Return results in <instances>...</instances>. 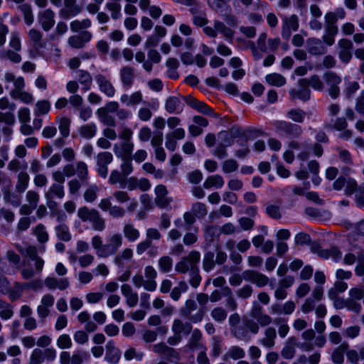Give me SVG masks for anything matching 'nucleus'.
<instances>
[{
    "label": "nucleus",
    "mask_w": 364,
    "mask_h": 364,
    "mask_svg": "<svg viewBox=\"0 0 364 364\" xmlns=\"http://www.w3.org/2000/svg\"><path fill=\"white\" fill-rule=\"evenodd\" d=\"M328 295L336 309H347L348 311L359 313L362 310L359 301L364 299V285L350 288L348 291L349 298L347 299L338 296L335 290H329Z\"/></svg>",
    "instance_id": "1"
},
{
    "label": "nucleus",
    "mask_w": 364,
    "mask_h": 364,
    "mask_svg": "<svg viewBox=\"0 0 364 364\" xmlns=\"http://www.w3.org/2000/svg\"><path fill=\"white\" fill-rule=\"evenodd\" d=\"M91 245L98 257H107L114 255L122 246V236L119 233L111 235L103 244L101 237L95 235L92 237Z\"/></svg>",
    "instance_id": "2"
},
{
    "label": "nucleus",
    "mask_w": 364,
    "mask_h": 364,
    "mask_svg": "<svg viewBox=\"0 0 364 364\" xmlns=\"http://www.w3.org/2000/svg\"><path fill=\"white\" fill-rule=\"evenodd\" d=\"M297 153L298 159H307L310 156L321 157L323 152V146L318 143L311 144L309 141H304L301 144L296 141L289 143V150L284 154V159H294V151H299Z\"/></svg>",
    "instance_id": "3"
},
{
    "label": "nucleus",
    "mask_w": 364,
    "mask_h": 364,
    "mask_svg": "<svg viewBox=\"0 0 364 364\" xmlns=\"http://www.w3.org/2000/svg\"><path fill=\"white\" fill-rule=\"evenodd\" d=\"M30 46L38 53L46 58L59 57L60 55V50L55 46L48 44L50 46V51L47 52V43L43 41L42 33L35 29H31L28 33Z\"/></svg>",
    "instance_id": "4"
},
{
    "label": "nucleus",
    "mask_w": 364,
    "mask_h": 364,
    "mask_svg": "<svg viewBox=\"0 0 364 364\" xmlns=\"http://www.w3.org/2000/svg\"><path fill=\"white\" fill-rule=\"evenodd\" d=\"M230 1V0H208V4L213 9L220 14L229 26L235 28L238 24V20L232 13V9L228 4Z\"/></svg>",
    "instance_id": "5"
},
{
    "label": "nucleus",
    "mask_w": 364,
    "mask_h": 364,
    "mask_svg": "<svg viewBox=\"0 0 364 364\" xmlns=\"http://www.w3.org/2000/svg\"><path fill=\"white\" fill-rule=\"evenodd\" d=\"M77 216L82 222H88L95 231L102 232L105 229V221L95 209H89L87 207L80 208L77 210Z\"/></svg>",
    "instance_id": "6"
},
{
    "label": "nucleus",
    "mask_w": 364,
    "mask_h": 364,
    "mask_svg": "<svg viewBox=\"0 0 364 364\" xmlns=\"http://www.w3.org/2000/svg\"><path fill=\"white\" fill-rule=\"evenodd\" d=\"M233 145V127L230 132L222 130L217 134V143L213 154L218 159H223L228 156L227 148Z\"/></svg>",
    "instance_id": "7"
},
{
    "label": "nucleus",
    "mask_w": 364,
    "mask_h": 364,
    "mask_svg": "<svg viewBox=\"0 0 364 364\" xmlns=\"http://www.w3.org/2000/svg\"><path fill=\"white\" fill-rule=\"evenodd\" d=\"M275 132L279 136H287L289 138H298L302 133L301 127L291 122L277 120L273 122Z\"/></svg>",
    "instance_id": "8"
},
{
    "label": "nucleus",
    "mask_w": 364,
    "mask_h": 364,
    "mask_svg": "<svg viewBox=\"0 0 364 364\" xmlns=\"http://www.w3.org/2000/svg\"><path fill=\"white\" fill-rule=\"evenodd\" d=\"M56 356L57 352L53 348H47L44 350L37 348L31 352L28 364H43L45 361L53 362Z\"/></svg>",
    "instance_id": "9"
},
{
    "label": "nucleus",
    "mask_w": 364,
    "mask_h": 364,
    "mask_svg": "<svg viewBox=\"0 0 364 364\" xmlns=\"http://www.w3.org/2000/svg\"><path fill=\"white\" fill-rule=\"evenodd\" d=\"M200 259V254L198 251L191 252L188 257H183L175 266L176 272L180 273H186L188 271L191 272L197 269V264Z\"/></svg>",
    "instance_id": "10"
},
{
    "label": "nucleus",
    "mask_w": 364,
    "mask_h": 364,
    "mask_svg": "<svg viewBox=\"0 0 364 364\" xmlns=\"http://www.w3.org/2000/svg\"><path fill=\"white\" fill-rule=\"evenodd\" d=\"M298 89L292 88L289 90V97L291 100H299L306 102L311 98V90L309 87L307 78H301L297 82Z\"/></svg>",
    "instance_id": "11"
},
{
    "label": "nucleus",
    "mask_w": 364,
    "mask_h": 364,
    "mask_svg": "<svg viewBox=\"0 0 364 364\" xmlns=\"http://www.w3.org/2000/svg\"><path fill=\"white\" fill-rule=\"evenodd\" d=\"M323 80L328 87V93L333 99H336L340 95L339 84L341 82V77L336 73L328 71L324 73Z\"/></svg>",
    "instance_id": "12"
},
{
    "label": "nucleus",
    "mask_w": 364,
    "mask_h": 364,
    "mask_svg": "<svg viewBox=\"0 0 364 364\" xmlns=\"http://www.w3.org/2000/svg\"><path fill=\"white\" fill-rule=\"evenodd\" d=\"M282 20V37L283 39L289 41L292 32L296 31L299 28V18L296 15L292 14L289 16L283 17Z\"/></svg>",
    "instance_id": "13"
},
{
    "label": "nucleus",
    "mask_w": 364,
    "mask_h": 364,
    "mask_svg": "<svg viewBox=\"0 0 364 364\" xmlns=\"http://www.w3.org/2000/svg\"><path fill=\"white\" fill-rule=\"evenodd\" d=\"M323 298V289L316 287L314 289L310 297L307 298L301 306V310L304 314H308L316 309L317 304Z\"/></svg>",
    "instance_id": "14"
},
{
    "label": "nucleus",
    "mask_w": 364,
    "mask_h": 364,
    "mask_svg": "<svg viewBox=\"0 0 364 364\" xmlns=\"http://www.w3.org/2000/svg\"><path fill=\"white\" fill-rule=\"evenodd\" d=\"M81 11L82 7L77 4L76 0H64L59 15L62 18L68 20L77 16Z\"/></svg>",
    "instance_id": "15"
},
{
    "label": "nucleus",
    "mask_w": 364,
    "mask_h": 364,
    "mask_svg": "<svg viewBox=\"0 0 364 364\" xmlns=\"http://www.w3.org/2000/svg\"><path fill=\"white\" fill-rule=\"evenodd\" d=\"M133 150L134 144L128 139L115 144L113 149L115 156L119 159H132Z\"/></svg>",
    "instance_id": "16"
},
{
    "label": "nucleus",
    "mask_w": 364,
    "mask_h": 364,
    "mask_svg": "<svg viewBox=\"0 0 364 364\" xmlns=\"http://www.w3.org/2000/svg\"><path fill=\"white\" fill-rule=\"evenodd\" d=\"M296 346L304 350H310L311 349L310 346L297 343L294 337H289L286 341L284 346L281 351L282 356L285 359L293 358L296 352Z\"/></svg>",
    "instance_id": "17"
},
{
    "label": "nucleus",
    "mask_w": 364,
    "mask_h": 364,
    "mask_svg": "<svg viewBox=\"0 0 364 364\" xmlns=\"http://www.w3.org/2000/svg\"><path fill=\"white\" fill-rule=\"evenodd\" d=\"M151 187V184L149 180L141 178L139 179L135 177H129L128 178H125L124 181L121 183V188H127L129 191H134L136 189H139L142 191H146L149 190Z\"/></svg>",
    "instance_id": "18"
},
{
    "label": "nucleus",
    "mask_w": 364,
    "mask_h": 364,
    "mask_svg": "<svg viewBox=\"0 0 364 364\" xmlns=\"http://www.w3.org/2000/svg\"><path fill=\"white\" fill-rule=\"evenodd\" d=\"M339 48L338 58L340 60L347 64L352 58V53L353 49V45L350 40L347 38H341L338 42Z\"/></svg>",
    "instance_id": "19"
},
{
    "label": "nucleus",
    "mask_w": 364,
    "mask_h": 364,
    "mask_svg": "<svg viewBox=\"0 0 364 364\" xmlns=\"http://www.w3.org/2000/svg\"><path fill=\"white\" fill-rule=\"evenodd\" d=\"M26 198L28 204L21 205L19 213L23 215H29L37 208L40 196L37 192L31 190L27 192Z\"/></svg>",
    "instance_id": "20"
},
{
    "label": "nucleus",
    "mask_w": 364,
    "mask_h": 364,
    "mask_svg": "<svg viewBox=\"0 0 364 364\" xmlns=\"http://www.w3.org/2000/svg\"><path fill=\"white\" fill-rule=\"evenodd\" d=\"M336 190L344 189L346 195H352L357 188L355 181L350 178L339 177L333 183Z\"/></svg>",
    "instance_id": "21"
},
{
    "label": "nucleus",
    "mask_w": 364,
    "mask_h": 364,
    "mask_svg": "<svg viewBox=\"0 0 364 364\" xmlns=\"http://www.w3.org/2000/svg\"><path fill=\"white\" fill-rule=\"evenodd\" d=\"M45 286L49 289L65 290L70 286V280L67 277L56 278L53 276H48L44 280Z\"/></svg>",
    "instance_id": "22"
},
{
    "label": "nucleus",
    "mask_w": 364,
    "mask_h": 364,
    "mask_svg": "<svg viewBox=\"0 0 364 364\" xmlns=\"http://www.w3.org/2000/svg\"><path fill=\"white\" fill-rule=\"evenodd\" d=\"M306 49L312 55H321L326 52L324 43L316 38H309L306 40Z\"/></svg>",
    "instance_id": "23"
},
{
    "label": "nucleus",
    "mask_w": 364,
    "mask_h": 364,
    "mask_svg": "<svg viewBox=\"0 0 364 364\" xmlns=\"http://www.w3.org/2000/svg\"><path fill=\"white\" fill-rule=\"evenodd\" d=\"M96 83L100 90L108 97H112L115 94V89L110 80L102 74H97L95 77Z\"/></svg>",
    "instance_id": "24"
},
{
    "label": "nucleus",
    "mask_w": 364,
    "mask_h": 364,
    "mask_svg": "<svg viewBox=\"0 0 364 364\" xmlns=\"http://www.w3.org/2000/svg\"><path fill=\"white\" fill-rule=\"evenodd\" d=\"M105 361L109 364H117L121 358V351L115 346L114 341H109L105 346Z\"/></svg>",
    "instance_id": "25"
},
{
    "label": "nucleus",
    "mask_w": 364,
    "mask_h": 364,
    "mask_svg": "<svg viewBox=\"0 0 364 364\" xmlns=\"http://www.w3.org/2000/svg\"><path fill=\"white\" fill-rule=\"evenodd\" d=\"M38 22L45 31H50L55 24V13L47 9L39 12L38 16Z\"/></svg>",
    "instance_id": "26"
},
{
    "label": "nucleus",
    "mask_w": 364,
    "mask_h": 364,
    "mask_svg": "<svg viewBox=\"0 0 364 364\" xmlns=\"http://www.w3.org/2000/svg\"><path fill=\"white\" fill-rule=\"evenodd\" d=\"M152 350L154 353H157L161 357L170 360V361H172V359L176 360L179 359L178 353L173 348L167 346L164 343H159L154 345Z\"/></svg>",
    "instance_id": "27"
},
{
    "label": "nucleus",
    "mask_w": 364,
    "mask_h": 364,
    "mask_svg": "<svg viewBox=\"0 0 364 364\" xmlns=\"http://www.w3.org/2000/svg\"><path fill=\"white\" fill-rule=\"evenodd\" d=\"M296 308V304L293 301H287L283 304H274L269 308V312L272 314L289 315L291 314Z\"/></svg>",
    "instance_id": "28"
},
{
    "label": "nucleus",
    "mask_w": 364,
    "mask_h": 364,
    "mask_svg": "<svg viewBox=\"0 0 364 364\" xmlns=\"http://www.w3.org/2000/svg\"><path fill=\"white\" fill-rule=\"evenodd\" d=\"M245 280L255 284L257 287H262L267 284L269 279L265 275L252 270H247L242 273Z\"/></svg>",
    "instance_id": "29"
},
{
    "label": "nucleus",
    "mask_w": 364,
    "mask_h": 364,
    "mask_svg": "<svg viewBox=\"0 0 364 364\" xmlns=\"http://www.w3.org/2000/svg\"><path fill=\"white\" fill-rule=\"evenodd\" d=\"M120 78L125 90L132 87L134 80V69L130 66L123 67L120 70Z\"/></svg>",
    "instance_id": "30"
},
{
    "label": "nucleus",
    "mask_w": 364,
    "mask_h": 364,
    "mask_svg": "<svg viewBox=\"0 0 364 364\" xmlns=\"http://www.w3.org/2000/svg\"><path fill=\"white\" fill-rule=\"evenodd\" d=\"M122 295L126 299V303L129 307L135 306L139 301L138 294L133 291L130 285L124 284L121 287Z\"/></svg>",
    "instance_id": "31"
},
{
    "label": "nucleus",
    "mask_w": 364,
    "mask_h": 364,
    "mask_svg": "<svg viewBox=\"0 0 364 364\" xmlns=\"http://www.w3.org/2000/svg\"><path fill=\"white\" fill-rule=\"evenodd\" d=\"M145 277L146 280L144 284V288L149 291H154L156 289V282L155 279L156 277V272L151 266H146L144 269Z\"/></svg>",
    "instance_id": "32"
},
{
    "label": "nucleus",
    "mask_w": 364,
    "mask_h": 364,
    "mask_svg": "<svg viewBox=\"0 0 364 364\" xmlns=\"http://www.w3.org/2000/svg\"><path fill=\"white\" fill-rule=\"evenodd\" d=\"M241 4H242L245 8H250V6H252V9L258 10L264 5H266L267 3L262 1L253 3V0H234L232 5L237 14L244 12V8L241 6Z\"/></svg>",
    "instance_id": "33"
},
{
    "label": "nucleus",
    "mask_w": 364,
    "mask_h": 364,
    "mask_svg": "<svg viewBox=\"0 0 364 364\" xmlns=\"http://www.w3.org/2000/svg\"><path fill=\"white\" fill-rule=\"evenodd\" d=\"M156 194L155 202L160 208L166 207L171 202V200L167 197L166 188L163 185H158L154 189Z\"/></svg>",
    "instance_id": "34"
},
{
    "label": "nucleus",
    "mask_w": 364,
    "mask_h": 364,
    "mask_svg": "<svg viewBox=\"0 0 364 364\" xmlns=\"http://www.w3.org/2000/svg\"><path fill=\"white\" fill-rule=\"evenodd\" d=\"M318 256L325 259H331L335 262H339L342 258L341 252L335 247L328 249H321L317 252Z\"/></svg>",
    "instance_id": "35"
},
{
    "label": "nucleus",
    "mask_w": 364,
    "mask_h": 364,
    "mask_svg": "<svg viewBox=\"0 0 364 364\" xmlns=\"http://www.w3.org/2000/svg\"><path fill=\"white\" fill-rule=\"evenodd\" d=\"M218 230H220V232L224 235H231L235 232V227L233 224L230 223H225L220 228H218L216 226H210L206 228L205 231V235L206 237L208 236L212 237Z\"/></svg>",
    "instance_id": "36"
},
{
    "label": "nucleus",
    "mask_w": 364,
    "mask_h": 364,
    "mask_svg": "<svg viewBox=\"0 0 364 364\" xmlns=\"http://www.w3.org/2000/svg\"><path fill=\"white\" fill-rule=\"evenodd\" d=\"M165 107L168 113H180L183 110V105L178 97L170 96L166 101Z\"/></svg>",
    "instance_id": "37"
},
{
    "label": "nucleus",
    "mask_w": 364,
    "mask_h": 364,
    "mask_svg": "<svg viewBox=\"0 0 364 364\" xmlns=\"http://www.w3.org/2000/svg\"><path fill=\"white\" fill-rule=\"evenodd\" d=\"M97 130L96 124L93 122H90L78 127L77 132L80 137L85 139H90L95 136Z\"/></svg>",
    "instance_id": "38"
},
{
    "label": "nucleus",
    "mask_w": 364,
    "mask_h": 364,
    "mask_svg": "<svg viewBox=\"0 0 364 364\" xmlns=\"http://www.w3.org/2000/svg\"><path fill=\"white\" fill-rule=\"evenodd\" d=\"M56 122L62 137L67 138L70 132L71 120L67 117L58 116L56 118Z\"/></svg>",
    "instance_id": "39"
},
{
    "label": "nucleus",
    "mask_w": 364,
    "mask_h": 364,
    "mask_svg": "<svg viewBox=\"0 0 364 364\" xmlns=\"http://www.w3.org/2000/svg\"><path fill=\"white\" fill-rule=\"evenodd\" d=\"M120 101L128 107H132L141 102L142 94L140 91L134 92L131 95L123 94L121 95Z\"/></svg>",
    "instance_id": "40"
},
{
    "label": "nucleus",
    "mask_w": 364,
    "mask_h": 364,
    "mask_svg": "<svg viewBox=\"0 0 364 364\" xmlns=\"http://www.w3.org/2000/svg\"><path fill=\"white\" fill-rule=\"evenodd\" d=\"M77 80L82 85V90L85 92L91 89L92 78L90 74L85 70H79L77 72Z\"/></svg>",
    "instance_id": "41"
},
{
    "label": "nucleus",
    "mask_w": 364,
    "mask_h": 364,
    "mask_svg": "<svg viewBox=\"0 0 364 364\" xmlns=\"http://www.w3.org/2000/svg\"><path fill=\"white\" fill-rule=\"evenodd\" d=\"M235 141L240 147L248 146V137L240 127H233V143Z\"/></svg>",
    "instance_id": "42"
},
{
    "label": "nucleus",
    "mask_w": 364,
    "mask_h": 364,
    "mask_svg": "<svg viewBox=\"0 0 364 364\" xmlns=\"http://www.w3.org/2000/svg\"><path fill=\"white\" fill-rule=\"evenodd\" d=\"M277 336L274 328H267L265 330L264 337L259 340V343L267 348H271L274 346V339Z\"/></svg>",
    "instance_id": "43"
},
{
    "label": "nucleus",
    "mask_w": 364,
    "mask_h": 364,
    "mask_svg": "<svg viewBox=\"0 0 364 364\" xmlns=\"http://www.w3.org/2000/svg\"><path fill=\"white\" fill-rule=\"evenodd\" d=\"M161 61V55L159 53L154 50L150 49L148 52V60L144 62L143 68L146 72H151L154 63H159Z\"/></svg>",
    "instance_id": "44"
},
{
    "label": "nucleus",
    "mask_w": 364,
    "mask_h": 364,
    "mask_svg": "<svg viewBox=\"0 0 364 364\" xmlns=\"http://www.w3.org/2000/svg\"><path fill=\"white\" fill-rule=\"evenodd\" d=\"M348 229L353 230V234L349 237L350 242L351 241L364 240V220L357 224H350Z\"/></svg>",
    "instance_id": "45"
},
{
    "label": "nucleus",
    "mask_w": 364,
    "mask_h": 364,
    "mask_svg": "<svg viewBox=\"0 0 364 364\" xmlns=\"http://www.w3.org/2000/svg\"><path fill=\"white\" fill-rule=\"evenodd\" d=\"M224 185V180L222 176L213 175L208 176L203 183V187L205 189L220 188Z\"/></svg>",
    "instance_id": "46"
},
{
    "label": "nucleus",
    "mask_w": 364,
    "mask_h": 364,
    "mask_svg": "<svg viewBox=\"0 0 364 364\" xmlns=\"http://www.w3.org/2000/svg\"><path fill=\"white\" fill-rule=\"evenodd\" d=\"M265 80L269 85L279 87L284 86L287 82L286 78L277 73L267 74L265 76Z\"/></svg>",
    "instance_id": "47"
},
{
    "label": "nucleus",
    "mask_w": 364,
    "mask_h": 364,
    "mask_svg": "<svg viewBox=\"0 0 364 364\" xmlns=\"http://www.w3.org/2000/svg\"><path fill=\"white\" fill-rule=\"evenodd\" d=\"M191 328L192 326L190 323H183L179 319L174 320L172 326V331L174 334L178 335H181V333L187 335L191 332Z\"/></svg>",
    "instance_id": "48"
},
{
    "label": "nucleus",
    "mask_w": 364,
    "mask_h": 364,
    "mask_svg": "<svg viewBox=\"0 0 364 364\" xmlns=\"http://www.w3.org/2000/svg\"><path fill=\"white\" fill-rule=\"evenodd\" d=\"M96 114L103 124L110 127H114L116 126V122L114 117L109 113L105 112L104 108H99L96 112Z\"/></svg>",
    "instance_id": "49"
},
{
    "label": "nucleus",
    "mask_w": 364,
    "mask_h": 364,
    "mask_svg": "<svg viewBox=\"0 0 364 364\" xmlns=\"http://www.w3.org/2000/svg\"><path fill=\"white\" fill-rule=\"evenodd\" d=\"M215 29L217 31V35L221 34L228 41H232L234 32L233 31L225 26V24L220 21H215Z\"/></svg>",
    "instance_id": "50"
},
{
    "label": "nucleus",
    "mask_w": 364,
    "mask_h": 364,
    "mask_svg": "<svg viewBox=\"0 0 364 364\" xmlns=\"http://www.w3.org/2000/svg\"><path fill=\"white\" fill-rule=\"evenodd\" d=\"M50 110V103L48 100H38L33 110L34 116H43L47 114Z\"/></svg>",
    "instance_id": "51"
},
{
    "label": "nucleus",
    "mask_w": 364,
    "mask_h": 364,
    "mask_svg": "<svg viewBox=\"0 0 364 364\" xmlns=\"http://www.w3.org/2000/svg\"><path fill=\"white\" fill-rule=\"evenodd\" d=\"M26 255L35 261V268L37 271H42L44 265V261L38 257L36 255V248L33 246H29L26 250Z\"/></svg>",
    "instance_id": "52"
},
{
    "label": "nucleus",
    "mask_w": 364,
    "mask_h": 364,
    "mask_svg": "<svg viewBox=\"0 0 364 364\" xmlns=\"http://www.w3.org/2000/svg\"><path fill=\"white\" fill-rule=\"evenodd\" d=\"M338 31V27H325V32L323 36V42L328 46L335 43V37Z\"/></svg>",
    "instance_id": "53"
},
{
    "label": "nucleus",
    "mask_w": 364,
    "mask_h": 364,
    "mask_svg": "<svg viewBox=\"0 0 364 364\" xmlns=\"http://www.w3.org/2000/svg\"><path fill=\"white\" fill-rule=\"evenodd\" d=\"M92 22L90 18H85L82 21L74 20L70 22V30L73 33H77L82 29L88 28L91 26Z\"/></svg>",
    "instance_id": "54"
},
{
    "label": "nucleus",
    "mask_w": 364,
    "mask_h": 364,
    "mask_svg": "<svg viewBox=\"0 0 364 364\" xmlns=\"http://www.w3.org/2000/svg\"><path fill=\"white\" fill-rule=\"evenodd\" d=\"M123 232L129 242L137 240L140 236L139 231L131 224H126L124 226Z\"/></svg>",
    "instance_id": "55"
},
{
    "label": "nucleus",
    "mask_w": 364,
    "mask_h": 364,
    "mask_svg": "<svg viewBox=\"0 0 364 364\" xmlns=\"http://www.w3.org/2000/svg\"><path fill=\"white\" fill-rule=\"evenodd\" d=\"M348 345L346 343H342L339 347L336 348L331 355L332 361L336 364H341L343 362V355Z\"/></svg>",
    "instance_id": "56"
},
{
    "label": "nucleus",
    "mask_w": 364,
    "mask_h": 364,
    "mask_svg": "<svg viewBox=\"0 0 364 364\" xmlns=\"http://www.w3.org/2000/svg\"><path fill=\"white\" fill-rule=\"evenodd\" d=\"M55 234L58 238L60 240L68 242L71 239L68 227L65 223H61L57 225L55 228Z\"/></svg>",
    "instance_id": "57"
},
{
    "label": "nucleus",
    "mask_w": 364,
    "mask_h": 364,
    "mask_svg": "<svg viewBox=\"0 0 364 364\" xmlns=\"http://www.w3.org/2000/svg\"><path fill=\"white\" fill-rule=\"evenodd\" d=\"M19 9L23 16L25 23L28 26H31L33 23V15L31 5L23 4L19 6Z\"/></svg>",
    "instance_id": "58"
},
{
    "label": "nucleus",
    "mask_w": 364,
    "mask_h": 364,
    "mask_svg": "<svg viewBox=\"0 0 364 364\" xmlns=\"http://www.w3.org/2000/svg\"><path fill=\"white\" fill-rule=\"evenodd\" d=\"M245 353L244 350L239 346H232L224 356V360L232 358L233 360L240 359L245 357Z\"/></svg>",
    "instance_id": "59"
},
{
    "label": "nucleus",
    "mask_w": 364,
    "mask_h": 364,
    "mask_svg": "<svg viewBox=\"0 0 364 364\" xmlns=\"http://www.w3.org/2000/svg\"><path fill=\"white\" fill-rule=\"evenodd\" d=\"M29 182V176L26 172H21L18 176V182L16 185V189L18 193H23L28 188Z\"/></svg>",
    "instance_id": "60"
},
{
    "label": "nucleus",
    "mask_w": 364,
    "mask_h": 364,
    "mask_svg": "<svg viewBox=\"0 0 364 364\" xmlns=\"http://www.w3.org/2000/svg\"><path fill=\"white\" fill-rule=\"evenodd\" d=\"M105 9L111 13V17L114 20L119 19L122 16L121 5L119 2H107Z\"/></svg>",
    "instance_id": "61"
},
{
    "label": "nucleus",
    "mask_w": 364,
    "mask_h": 364,
    "mask_svg": "<svg viewBox=\"0 0 364 364\" xmlns=\"http://www.w3.org/2000/svg\"><path fill=\"white\" fill-rule=\"evenodd\" d=\"M287 117L295 122L301 123L306 117V112L300 109H291L288 111Z\"/></svg>",
    "instance_id": "62"
},
{
    "label": "nucleus",
    "mask_w": 364,
    "mask_h": 364,
    "mask_svg": "<svg viewBox=\"0 0 364 364\" xmlns=\"http://www.w3.org/2000/svg\"><path fill=\"white\" fill-rule=\"evenodd\" d=\"M15 123L14 111L7 110L6 112L0 111V125L5 124L13 126Z\"/></svg>",
    "instance_id": "63"
},
{
    "label": "nucleus",
    "mask_w": 364,
    "mask_h": 364,
    "mask_svg": "<svg viewBox=\"0 0 364 364\" xmlns=\"http://www.w3.org/2000/svg\"><path fill=\"white\" fill-rule=\"evenodd\" d=\"M88 357L89 355L87 352L75 350L71 355L70 364H82Z\"/></svg>",
    "instance_id": "64"
}]
</instances>
